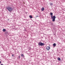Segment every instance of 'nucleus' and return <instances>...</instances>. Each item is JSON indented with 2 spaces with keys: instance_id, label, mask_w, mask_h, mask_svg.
Segmentation results:
<instances>
[{
  "instance_id": "nucleus-1",
  "label": "nucleus",
  "mask_w": 65,
  "mask_h": 65,
  "mask_svg": "<svg viewBox=\"0 0 65 65\" xmlns=\"http://www.w3.org/2000/svg\"><path fill=\"white\" fill-rule=\"evenodd\" d=\"M50 14L51 15V17L52 19V22H55V19L56 17L55 16H52L53 15V13L52 12H51L50 13Z\"/></svg>"
},
{
  "instance_id": "nucleus-2",
  "label": "nucleus",
  "mask_w": 65,
  "mask_h": 65,
  "mask_svg": "<svg viewBox=\"0 0 65 65\" xmlns=\"http://www.w3.org/2000/svg\"><path fill=\"white\" fill-rule=\"evenodd\" d=\"M6 9H7V10H8L9 11V12L12 11V10H13V8H12V7H11L10 6L6 7Z\"/></svg>"
},
{
  "instance_id": "nucleus-3",
  "label": "nucleus",
  "mask_w": 65,
  "mask_h": 65,
  "mask_svg": "<svg viewBox=\"0 0 65 65\" xmlns=\"http://www.w3.org/2000/svg\"><path fill=\"white\" fill-rule=\"evenodd\" d=\"M38 45L40 46H43L44 45V44L43 43H42L41 42H40L38 44Z\"/></svg>"
},
{
  "instance_id": "nucleus-4",
  "label": "nucleus",
  "mask_w": 65,
  "mask_h": 65,
  "mask_svg": "<svg viewBox=\"0 0 65 65\" xmlns=\"http://www.w3.org/2000/svg\"><path fill=\"white\" fill-rule=\"evenodd\" d=\"M50 48H51L50 46H47L46 47V49L47 51H49Z\"/></svg>"
},
{
  "instance_id": "nucleus-5",
  "label": "nucleus",
  "mask_w": 65,
  "mask_h": 65,
  "mask_svg": "<svg viewBox=\"0 0 65 65\" xmlns=\"http://www.w3.org/2000/svg\"><path fill=\"white\" fill-rule=\"evenodd\" d=\"M21 56L22 57H25V56H24V54H21Z\"/></svg>"
},
{
  "instance_id": "nucleus-6",
  "label": "nucleus",
  "mask_w": 65,
  "mask_h": 65,
  "mask_svg": "<svg viewBox=\"0 0 65 65\" xmlns=\"http://www.w3.org/2000/svg\"><path fill=\"white\" fill-rule=\"evenodd\" d=\"M44 7H42L41 9V10L44 11Z\"/></svg>"
},
{
  "instance_id": "nucleus-7",
  "label": "nucleus",
  "mask_w": 65,
  "mask_h": 65,
  "mask_svg": "<svg viewBox=\"0 0 65 65\" xmlns=\"http://www.w3.org/2000/svg\"><path fill=\"white\" fill-rule=\"evenodd\" d=\"M53 45L54 47L56 46V44L55 43H54L53 44Z\"/></svg>"
},
{
  "instance_id": "nucleus-8",
  "label": "nucleus",
  "mask_w": 65,
  "mask_h": 65,
  "mask_svg": "<svg viewBox=\"0 0 65 65\" xmlns=\"http://www.w3.org/2000/svg\"><path fill=\"white\" fill-rule=\"evenodd\" d=\"M29 17L30 18V19H32V18H33V17H32V16L31 15H29Z\"/></svg>"
},
{
  "instance_id": "nucleus-9",
  "label": "nucleus",
  "mask_w": 65,
  "mask_h": 65,
  "mask_svg": "<svg viewBox=\"0 0 65 65\" xmlns=\"http://www.w3.org/2000/svg\"><path fill=\"white\" fill-rule=\"evenodd\" d=\"M3 32H5V31H6V29L4 28L3 29Z\"/></svg>"
},
{
  "instance_id": "nucleus-10",
  "label": "nucleus",
  "mask_w": 65,
  "mask_h": 65,
  "mask_svg": "<svg viewBox=\"0 0 65 65\" xmlns=\"http://www.w3.org/2000/svg\"><path fill=\"white\" fill-rule=\"evenodd\" d=\"M58 61H60L61 60V58L59 57L58 58Z\"/></svg>"
},
{
  "instance_id": "nucleus-11",
  "label": "nucleus",
  "mask_w": 65,
  "mask_h": 65,
  "mask_svg": "<svg viewBox=\"0 0 65 65\" xmlns=\"http://www.w3.org/2000/svg\"><path fill=\"white\" fill-rule=\"evenodd\" d=\"M53 3H50V5H51V6H52V5H53Z\"/></svg>"
},
{
  "instance_id": "nucleus-12",
  "label": "nucleus",
  "mask_w": 65,
  "mask_h": 65,
  "mask_svg": "<svg viewBox=\"0 0 65 65\" xmlns=\"http://www.w3.org/2000/svg\"><path fill=\"white\" fill-rule=\"evenodd\" d=\"M24 31H26V29H24Z\"/></svg>"
},
{
  "instance_id": "nucleus-13",
  "label": "nucleus",
  "mask_w": 65,
  "mask_h": 65,
  "mask_svg": "<svg viewBox=\"0 0 65 65\" xmlns=\"http://www.w3.org/2000/svg\"><path fill=\"white\" fill-rule=\"evenodd\" d=\"M19 59H20V56H19Z\"/></svg>"
},
{
  "instance_id": "nucleus-14",
  "label": "nucleus",
  "mask_w": 65,
  "mask_h": 65,
  "mask_svg": "<svg viewBox=\"0 0 65 65\" xmlns=\"http://www.w3.org/2000/svg\"><path fill=\"white\" fill-rule=\"evenodd\" d=\"M39 17V16H36V17Z\"/></svg>"
},
{
  "instance_id": "nucleus-15",
  "label": "nucleus",
  "mask_w": 65,
  "mask_h": 65,
  "mask_svg": "<svg viewBox=\"0 0 65 65\" xmlns=\"http://www.w3.org/2000/svg\"><path fill=\"white\" fill-rule=\"evenodd\" d=\"M1 63V61H0V64Z\"/></svg>"
},
{
  "instance_id": "nucleus-16",
  "label": "nucleus",
  "mask_w": 65,
  "mask_h": 65,
  "mask_svg": "<svg viewBox=\"0 0 65 65\" xmlns=\"http://www.w3.org/2000/svg\"><path fill=\"white\" fill-rule=\"evenodd\" d=\"M14 55H13L12 54V57H13V56Z\"/></svg>"
}]
</instances>
